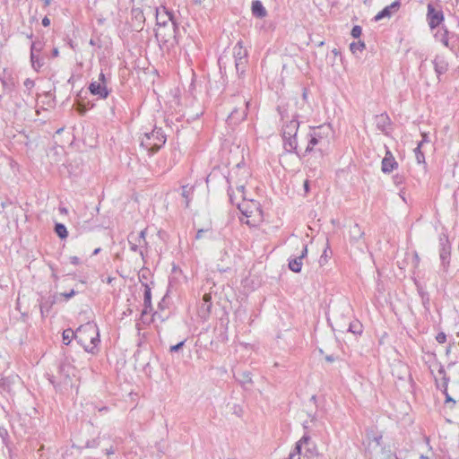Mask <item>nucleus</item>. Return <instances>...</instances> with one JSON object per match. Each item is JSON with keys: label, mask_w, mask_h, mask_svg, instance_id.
<instances>
[{"label": "nucleus", "mask_w": 459, "mask_h": 459, "mask_svg": "<svg viewBox=\"0 0 459 459\" xmlns=\"http://www.w3.org/2000/svg\"><path fill=\"white\" fill-rule=\"evenodd\" d=\"M277 111L282 122L281 134L283 139V148L287 152L296 153L299 155L297 134L299 127L298 115L290 116L287 108L284 106H278Z\"/></svg>", "instance_id": "nucleus-1"}, {"label": "nucleus", "mask_w": 459, "mask_h": 459, "mask_svg": "<svg viewBox=\"0 0 459 459\" xmlns=\"http://www.w3.org/2000/svg\"><path fill=\"white\" fill-rule=\"evenodd\" d=\"M75 341L82 346L85 351L95 354L100 342L99 328L93 322H88L76 329Z\"/></svg>", "instance_id": "nucleus-2"}, {"label": "nucleus", "mask_w": 459, "mask_h": 459, "mask_svg": "<svg viewBox=\"0 0 459 459\" xmlns=\"http://www.w3.org/2000/svg\"><path fill=\"white\" fill-rule=\"evenodd\" d=\"M166 140V134L162 128L155 126L152 132L143 134L140 145L146 150L149 154H153L165 144Z\"/></svg>", "instance_id": "nucleus-3"}, {"label": "nucleus", "mask_w": 459, "mask_h": 459, "mask_svg": "<svg viewBox=\"0 0 459 459\" xmlns=\"http://www.w3.org/2000/svg\"><path fill=\"white\" fill-rule=\"evenodd\" d=\"M436 41L440 42L444 47L456 54L459 50V34L448 30L445 26H441L434 33Z\"/></svg>", "instance_id": "nucleus-4"}, {"label": "nucleus", "mask_w": 459, "mask_h": 459, "mask_svg": "<svg viewBox=\"0 0 459 459\" xmlns=\"http://www.w3.org/2000/svg\"><path fill=\"white\" fill-rule=\"evenodd\" d=\"M233 57L236 73L241 78L245 75L248 64V51L243 47L242 40H238L233 47Z\"/></svg>", "instance_id": "nucleus-5"}, {"label": "nucleus", "mask_w": 459, "mask_h": 459, "mask_svg": "<svg viewBox=\"0 0 459 459\" xmlns=\"http://www.w3.org/2000/svg\"><path fill=\"white\" fill-rule=\"evenodd\" d=\"M439 245L440 267L438 274L441 278H446L450 266L451 245L447 238H440Z\"/></svg>", "instance_id": "nucleus-6"}, {"label": "nucleus", "mask_w": 459, "mask_h": 459, "mask_svg": "<svg viewBox=\"0 0 459 459\" xmlns=\"http://www.w3.org/2000/svg\"><path fill=\"white\" fill-rule=\"evenodd\" d=\"M235 99L241 104V107H235L228 116L227 122L230 125H237L243 121L247 117L249 107V101L243 96L237 95Z\"/></svg>", "instance_id": "nucleus-7"}, {"label": "nucleus", "mask_w": 459, "mask_h": 459, "mask_svg": "<svg viewBox=\"0 0 459 459\" xmlns=\"http://www.w3.org/2000/svg\"><path fill=\"white\" fill-rule=\"evenodd\" d=\"M427 11V22L429 28L433 30L440 28V25L444 22V13L440 7H436L432 4H428Z\"/></svg>", "instance_id": "nucleus-8"}, {"label": "nucleus", "mask_w": 459, "mask_h": 459, "mask_svg": "<svg viewBox=\"0 0 459 459\" xmlns=\"http://www.w3.org/2000/svg\"><path fill=\"white\" fill-rule=\"evenodd\" d=\"M88 90L91 95L100 100H106L111 92V90L108 87V82L93 81L89 84Z\"/></svg>", "instance_id": "nucleus-9"}, {"label": "nucleus", "mask_w": 459, "mask_h": 459, "mask_svg": "<svg viewBox=\"0 0 459 459\" xmlns=\"http://www.w3.org/2000/svg\"><path fill=\"white\" fill-rule=\"evenodd\" d=\"M156 21L157 24L160 26H165L168 22H171L174 32L177 33L178 30V24L175 20L174 13L171 11H169L165 7L162 8V10H156Z\"/></svg>", "instance_id": "nucleus-10"}, {"label": "nucleus", "mask_w": 459, "mask_h": 459, "mask_svg": "<svg viewBox=\"0 0 459 459\" xmlns=\"http://www.w3.org/2000/svg\"><path fill=\"white\" fill-rule=\"evenodd\" d=\"M307 255V246L303 245L301 254L298 256L290 257L289 259V269L294 273H299L302 269V260L305 258Z\"/></svg>", "instance_id": "nucleus-11"}, {"label": "nucleus", "mask_w": 459, "mask_h": 459, "mask_svg": "<svg viewBox=\"0 0 459 459\" xmlns=\"http://www.w3.org/2000/svg\"><path fill=\"white\" fill-rule=\"evenodd\" d=\"M375 122L377 130L381 131L385 135L389 134V129L392 125V121L386 113L377 115L375 117Z\"/></svg>", "instance_id": "nucleus-12"}, {"label": "nucleus", "mask_w": 459, "mask_h": 459, "mask_svg": "<svg viewBox=\"0 0 459 459\" xmlns=\"http://www.w3.org/2000/svg\"><path fill=\"white\" fill-rule=\"evenodd\" d=\"M401 6V1L395 0L391 4L385 6L382 11H380L374 18L376 22H378L384 18H389L391 15L397 12Z\"/></svg>", "instance_id": "nucleus-13"}, {"label": "nucleus", "mask_w": 459, "mask_h": 459, "mask_svg": "<svg viewBox=\"0 0 459 459\" xmlns=\"http://www.w3.org/2000/svg\"><path fill=\"white\" fill-rule=\"evenodd\" d=\"M398 163L395 160L390 151H386L385 157L382 160V171L385 174L391 173L394 169H397Z\"/></svg>", "instance_id": "nucleus-14"}, {"label": "nucleus", "mask_w": 459, "mask_h": 459, "mask_svg": "<svg viewBox=\"0 0 459 459\" xmlns=\"http://www.w3.org/2000/svg\"><path fill=\"white\" fill-rule=\"evenodd\" d=\"M212 307V296L210 293H205L203 296L202 302L198 307V314L202 318H206L211 313V309Z\"/></svg>", "instance_id": "nucleus-15"}, {"label": "nucleus", "mask_w": 459, "mask_h": 459, "mask_svg": "<svg viewBox=\"0 0 459 459\" xmlns=\"http://www.w3.org/2000/svg\"><path fill=\"white\" fill-rule=\"evenodd\" d=\"M321 127L313 128L312 132L308 134L307 145L305 150V153H308L313 151V148L321 143L323 136L319 132Z\"/></svg>", "instance_id": "nucleus-16"}, {"label": "nucleus", "mask_w": 459, "mask_h": 459, "mask_svg": "<svg viewBox=\"0 0 459 459\" xmlns=\"http://www.w3.org/2000/svg\"><path fill=\"white\" fill-rule=\"evenodd\" d=\"M433 65L435 73L437 74L438 81H440V76L446 74L448 70V63L446 58L442 56H437L433 60Z\"/></svg>", "instance_id": "nucleus-17"}, {"label": "nucleus", "mask_w": 459, "mask_h": 459, "mask_svg": "<svg viewBox=\"0 0 459 459\" xmlns=\"http://www.w3.org/2000/svg\"><path fill=\"white\" fill-rule=\"evenodd\" d=\"M58 301V293L51 294L44 298L40 302V313L42 316L48 314L51 307Z\"/></svg>", "instance_id": "nucleus-18"}, {"label": "nucleus", "mask_w": 459, "mask_h": 459, "mask_svg": "<svg viewBox=\"0 0 459 459\" xmlns=\"http://www.w3.org/2000/svg\"><path fill=\"white\" fill-rule=\"evenodd\" d=\"M252 15L258 19L267 16V11L260 0H253L251 4Z\"/></svg>", "instance_id": "nucleus-19"}, {"label": "nucleus", "mask_w": 459, "mask_h": 459, "mask_svg": "<svg viewBox=\"0 0 459 459\" xmlns=\"http://www.w3.org/2000/svg\"><path fill=\"white\" fill-rule=\"evenodd\" d=\"M134 233L131 232L128 235V237H127V240H128V243H129V246H130V250L133 251V252L139 253V255H141L142 259L144 261L146 252L142 247H140L139 245L134 243Z\"/></svg>", "instance_id": "nucleus-20"}, {"label": "nucleus", "mask_w": 459, "mask_h": 459, "mask_svg": "<svg viewBox=\"0 0 459 459\" xmlns=\"http://www.w3.org/2000/svg\"><path fill=\"white\" fill-rule=\"evenodd\" d=\"M74 368L71 363L65 359L59 364L58 371L61 375H63L65 378H69L70 375L73 374Z\"/></svg>", "instance_id": "nucleus-21"}, {"label": "nucleus", "mask_w": 459, "mask_h": 459, "mask_svg": "<svg viewBox=\"0 0 459 459\" xmlns=\"http://www.w3.org/2000/svg\"><path fill=\"white\" fill-rule=\"evenodd\" d=\"M364 235V231L361 230V228L359 226V224H354L350 229V237L351 241L358 242L359 239L362 238Z\"/></svg>", "instance_id": "nucleus-22"}, {"label": "nucleus", "mask_w": 459, "mask_h": 459, "mask_svg": "<svg viewBox=\"0 0 459 459\" xmlns=\"http://www.w3.org/2000/svg\"><path fill=\"white\" fill-rule=\"evenodd\" d=\"M30 62L33 69L37 72L45 65L44 57H41L39 55H34L33 53H30Z\"/></svg>", "instance_id": "nucleus-23"}, {"label": "nucleus", "mask_w": 459, "mask_h": 459, "mask_svg": "<svg viewBox=\"0 0 459 459\" xmlns=\"http://www.w3.org/2000/svg\"><path fill=\"white\" fill-rule=\"evenodd\" d=\"M348 332L352 333L355 335H360L363 332L362 324L359 320L351 321L349 324Z\"/></svg>", "instance_id": "nucleus-24"}, {"label": "nucleus", "mask_w": 459, "mask_h": 459, "mask_svg": "<svg viewBox=\"0 0 459 459\" xmlns=\"http://www.w3.org/2000/svg\"><path fill=\"white\" fill-rule=\"evenodd\" d=\"M143 286H144L143 306L146 307V308H150L151 310H152L151 288L149 287V285L147 283H144Z\"/></svg>", "instance_id": "nucleus-25"}, {"label": "nucleus", "mask_w": 459, "mask_h": 459, "mask_svg": "<svg viewBox=\"0 0 459 459\" xmlns=\"http://www.w3.org/2000/svg\"><path fill=\"white\" fill-rule=\"evenodd\" d=\"M75 335H76V330L73 331L71 328L65 329L62 334L64 344H65V345L70 344V342H72L73 339L75 340Z\"/></svg>", "instance_id": "nucleus-26"}, {"label": "nucleus", "mask_w": 459, "mask_h": 459, "mask_svg": "<svg viewBox=\"0 0 459 459\" xmlns=\"http://www.w3.org/2000/svg\"><path fill=\"white\" fill-rule=\"evenodd\" d=\"M55 232L60 238H65L68 235L66 227L63 223L55 224Z\"/></svg>", "instance_id": "nucleus-27"}, {"label": "nucleus", "mask_w": 459, "mask_h": 459, "mask_svg": "<svg viewBox=\"0 0 459 459\" xmlns=\"http://www.w3.org/2000/svg\"><path fill=\"white\" fill-rule=\"evenodd\" d=\"M365 47L366 46L364 41H353L350 44V50L352 52V54H357L358 52H361Z\"/></svg>", "instance_id": "nucleus-28"}, {"label": "nucleus", "mask_w": 459, "mask_h": 459, "mask_svg": "<svg viewBox=\"0 0 459 459\" xmlns=\"http://www.w3.org/2000/svg\"><path fill=\"white\" fill-rule=\"evenodd\" d=\"M44 48V43L40 40H35L31 43L30 53L34 55H39Z\"/></svg>", "instance_id": "nucleus-29"}, {"label": "nucleus", "mask_w": 459, "mask_h": 459, "mask_svg": "<svg viewBox=\"0 0 459 459\" xmlns=\"http://www.w3.org/2000/svg\"><path fill=\"white\" fill-rule=\"evenodd\" d=\"M419 294L421 298V302L424 307V308L429 311V295L427 291H424L423 290H419Z\"/></svg>", "instance_id": "nucleus-30"}, {"label": "nucleus", "mask_w": 459, "mask_h": 459, "mask_svg": "<svg viewBox=\"0 0 459 459\" xmlns=\"http://www.w3.org/2000/svg\"><path fill=\"white\" fill-rule=\"evenodd\" d=\"M422 143H419L417 147L414 149L415 157L419 164L425 162V156L421 151Z\"/></svg>", "instance_id": "nucleus-31"}, {"label": "nucleus", "mask_w": 459, "mask_h": 459, "mask_svg": "<svg viewBox=\"0 0 459 459\" xmlns=\"http://www.w3.org/2000/svg\"><path fill=\"white\" fill-rule=\"evenodd\" d=\"M238 380L242 384H250L252 382L251 374L247 371H244L238 375Z\"/></svg>", "instance_id": "nucleus-32"}, {"label": "nucleus", "mask_w": 459, "mask_h": 459, "mask_svg": "<svg viewBox=\"0 0 459 459\" xmlns=\"http://www.w3.org/2000/svg\"><path fill=\"white\" fill-rule=\"evenodd\" d=\"M226 181L228 183V195H229V198H230V201L232 204H235V199H234V196H233V190H232V186H231V184H232V176L231 174H230L228 177H226Z\"/></svg>", "instance_id": "nucleus-33"}, {"label": "nucleus", "mask_w": 459, "mask_h": 459, "mask_svg": "<svg viewBox=\"0 0 459 459\" xmlns=\"http://www.w3.org/2000/svg\"><path fill=\"white\" fill-rule=\"evenodd\" d=\"M449 377H445L443 380H442V383L439 384V383H437V386L438 389L441 390L442 393H446L447 392V388H448V383H449Z\"/></svg>", "instance_id": "nucleus-34"}, {"label": "nucleus", "mask_w": 459, "mask_h": 459, "mask_svg": "<svg viewBox=\"0 0 459 459\" xmlns=\"http://www.w3.org/2000/svg\"><path fill=\"white\" fill-rule=\"evenodd\" d=\"M133 15L136 19V21L139 22V23H143L144 22V15L143 13L139 9H134L132 11Z\"/></svg>", "instance_id": "nucleus-35"}, {"label": "nucleus", "mask_w": 459, "mask_h": 459, "mask_svg": "<svg viewBox=\"0 0 459 459\" xmlns=\"http://www.w3.org/2000/svg\"><path fill=\"white\" fill-rule=\"evenodd\" d=\"M362 33V29L359 25H354L351 29V35L354 39H359Z\"/></svg>", "instance_id": "nucleus-36"}, {"label": "nucleus", "mask_w": 459, "mask_h": 459, "mask_svg": "<svg viewBox=\"0 0 459 459\" xmlns=\"http://www.w3.org/2000/svg\"><path fill=\"white\" fill-rule=\"evenodd\" d=\"M0 388L4 391H9L10 388V381L7 377L0 378Z\"/></svg>", "instance_id": "nucleus-37"}, {"label": "nucleus", "mask_w": 459, "mask_h": 459, "mask_svg": "<svg viewBox=\"0 0 459 459\" xmlns=\"http://www.w3.org/2000/svg\"><path fill=\"white\" fill-rule=\"evenodd\" d=\"M134 242L136 243L137 245H139V247H142L145 252H147V249H148V242L147 241L142 242V238H140L139 237L136 236V234H134Z\"/></svg>", "instance_id": "nucleus-38"}, {"label": "nucleus", "mask_w": 459, "mask_h": 459, "mask_svg": "<svg viewBox=\"0 0 459 459\" xmlns=\"http://www.w3.org/2000/svg\"><path fill=\"white\" fill-rule=\"evenodd\" d=\"M0 437L2 438L4 444L7 445V439L9 437L8 431L3 426H0Z\"/></svg>", "instance_id": "nucleus-39"}, {"label": "nucleus", "mask_w": 459, "mask_h": 459, "mask_svg": "<svg viewBox=\"0 0 459 459\" xmlns=\"http://www.w3.org/2000/svg\"><path fill=\"white\" fill-rule=\"evenodd\" d=\"M226 59H228L226 56H221L218 59V64L220 66L221 73H222V70L226 69V65H227Z\"/></svg>", "instance_id": "nucleus-40"}, {"label": "nucleus", "mask_w": 459, "mask_h": 459, "mask_svg": "<svg viewBox=\"0 0 459 459\" xmlns=\"http://www.w3.org/2000/svg\"><path fill=\"white\" fill-rule=\"evenodd\" d=\"M186 342V340L179 342L178 343L170 346L169 351L170 352H178L179 350H181Z\"/></svg>", "instance_id": "nucleus-41"}, {"label": "nucleus", "mask_w": 459, "mask_h": 459, "mask_svg": "<svg viewBox=\"0 0 459 459\" xmlns=\"http://www.w3.org/2000/svg\"><path fill=\"white\" fill-rule=\"evenodd\" d=\"M244 205H245L244 203L243 204H239V203L237 204V206L239 209V211L241 212V213L248 218V217L251 216V212H249L247 209H246L244 207Z\"/></svg>", "instance_id": "nucleus-42"}, {"label": "nucleus", "mask_w": 459, "mask_h": 459, "mask_svg": "<svg viewBox=\"0 0 459 459\" xmlns=\"http://www.w3.org/2000/svg\"><path fill=\"white\" fill-rule=\"evenodd\" d=\"M75 294H76V291L74 290H71L69 292L59 293L58 298L64 297L65 299V300H67V299L73 298Z\"/></svg>", "instance_id": "nucleus-43"}, {"label": "nucleus", "mask_w": 459, "mask_h": 459, "mask_svg": "<svg viewBox=\"0 0 459 459\" xmlns=\"http://www.w3.org/2000/svg\"><path fill=\"white\" fill-rule=\"evenodd\" d=\"M436 340L439 343H444L446 342V334L444 332H440L437 334Z\"/></svg>", "instance_id": "nucleus-44"}, {"label": "nucleus", "mask_w": 459, "mask_h": 459, "mask_svg": "<svg viewBox=\"0 0 459 459\" xmlns=\"http://www.w3.org/2000/svg\"><path fill=\"white\" fill-rule=\"evenodd\" d=\"M190 190L191 188H188L187 186L182 187V195L186 199V206H188L189 203L188 196L190 194Z\"/></svg>", "instance_id": "nucleus-45"}, {"label": "nucleus", "mask_w": 459, "mask_h": 459, "mask_svg": "<svg viewBox=\"0 0 459 459\" xmlns=\"http://www.w3.org/2000/svg\"><path fill=\"white\" fill-rule=\"evenodd\" d=\"M34 85H35L34 81L30 78H28L24 81V86L29 91L31 90L34 87Z\"/></svg>", "instance_id": "nucleus-46"}, {"label": "nucleus", "mask_w": 459, "mask_h": 459, "mask_svg": "<svg viewBox=\"0 0 459 459\" xmlns=\"http://www.w3.org/2000/svg\"><path fill=\"white\" fill-rule=\"evenodd\" d=\"M443 394L445 395V403H452L453 405L455 404V401L449 395L448 391Z\"/></svg>", "instance_id": "nucleus-47"}, {"label": "nucleus", "mask_w": 459, "mask_h": 459, "mask_svg": "<svg viewBox=\"0 0 459 459\" xmlns=\"http://www.w3.org/2000/svg\"><path fill=\"white\" fill-rule=\"evenodd\" d=\"M393 179H394V183L396 186H399V185H401L403 182L404 178H403V176H400V175L397 174V175L394 176Z\"/></svg>", "instance_id": "nucleus-48"}, {"label": "nucleus", "mask_w": 459, "mask_h": 459, "mask_svg": "<svg viewBox=\"0 0 459 459\" xmlns=\"http://www.w3.org/2000/svg\"><path fill=\"white\" fill-rule=\"evenodd\" d=\"M146 235H147V229H143L137 234L136 236L142 238V242H145L146 240Z\"/></svg>", "instance_id": "nucleus-49"}, {"label": "nucleus", "mask_w": 459, "mask_h": 459, "mask_svg": "<svg viewBox=\"0 0 459 459\" xmlns=\"http://www.w3.org/2000/svg\"><path fill=\"white\" fill-rule=\"evenodd\" d=\"M207 231H208V230H204V229L198 230L196 232V235H195V238L201 239L204 237V234L206 233Z\"/></svg>", "instance_id": "nucleus-50"}, {"label": "nucleus", "mask_w": 459, "mask_h": 459, "mask_svg": "<svg viewBox=\"0 0 459 459\" xmlns=\"http://www.w3.org/2000/svg\"><path fill=\"white\" fill-rule=\"evenodd\" d=\"M70 263L74 265H78L81 264V259L78 256H71Z\"/></svg>", "instance_id": "nucleus-51"}, {"label": "nucleus", "mask_w": 459, "mask_h": 459, "mask_svg": "<svg viewBox=\"0 0 459 459\" xmlns=\"http://www.w3.org/2000/svg\"><path fill=\"white\" fill-rule=\"evenodd\" d=\"M96 82H108L106 75H105V74L102 71L99 74V78H98V80Z\"/></svg>", "instance_id": "nucleus-52"}, {"label": "nucleus", "mask_w": 459, "mask_h": 459, "mask_svg": "<svg viewBox=\"0 0 459 459\" xmlns=\"http://www.w3.org/2000/svg\"><path fill=\"white\" fill-rule=\"evenodd\" d=\"M237 190L243 195L244 191H245V184L244 183H237Z\"/></svg>", "instance_id": "nucleus-53"}, {"label": "nucleus", "mask_w": 459, "mask_h": 459, "mask_svg": "<svg viewBox=\"0 0 459 459\" xmlns=\"http://www.w3.org/2000/svg\"><path fill=\"white\" fill-rule=\"evenodd\" d=\"M438 374L442 377V380H443L445 377H448L446 376V370H445V368H444V367H443V366H440V367H439Z\"/></svg>", "instance_id": "nucleus-54"}, {"label": "nucleus", "mask_w": 459, "mask_h": 459, "mask_svg": "<svg viewBox=\"0 0 459 459\" xmlns=\"http://www.w3.org/2000/svg\"><path fill=\"white\" fill-rule=\"evenodd\" d=\"M42 22V25H43L44 27H48V26H49V24H50V20H49V18H48V17L45 16V17L42 19V22Z\"/></svg>", "instance_id": "nucleus-55"}, {"label": "nucleus", "mask_w": 459, "mask_h": 459, "mask_svg": "<svg viewBox=\"0 0 459 459\" xmlns=\"http://www.w3.org/2000/svg\"><path fill=\"white\" fill-rule=\"evenodd\" d=\"M325 360L328 362H333L335 360V357L333 355L325 356Z\"/></svg>", "instance_id": "nucleus-56"}, {"label": "nucleus", "mask_w": 459, "mask_h": 459, "mask_svg": "<svg viewBox=\"0 0 459 459\" xmlns=\"http://www.w3.org/2000/svg\"><path fill=\"white\" fill-rule=\"evenodd\" d=\"M58 55H59L58 48H54L53 50H52V56L53 57H56V56H58Z\"/></svg>", "instance_id": "nucleus-57"}, {"label": "nucleus", "mask_w": 459, "mask_h": 459, "mask_svg": "<svg viewBox=\"0 0 459 459\" xmlns=\"http://www.w3.org/2000/svg\"><path fill=\"white\" fill-rule=\"evenodd\" d=\"M49 382L54 385V387L56 389L57 385L56 384L55 377L52 376L48 378Z\"/></svg>", "instance_id": "nucleus-58"}, {"label": "nucleus", "mask_w": 459, "mask_h": 459, "mask_svg": "<svg viewBox=\"0 0 459 459\" xmlns=\"http://www.w3.org/2000/svg\"><path fill=\"white\" fill-rule=\"evenodd\" d=\"M304 189H305L306 192H308V190H309V182H308V180H306L304 182Z\"/></svg>", "instance_id": "nucleus-59"}, {"label": "nucleus", "mask_w": 459, "mask_h": 459, "mask_svg": "<svg viewBox=\"0 0 459 459\" xmlns=\"http://www.w3.org/2000/svg\"><path fill=\"white\" fill-rule=\"evenodd\" d=\"M152 310H151L150 308H146V307H143V311H142V316H144L150 312H152Z\"/></svg>", "instance_id": "nucleus-60"}, {"label": "nucleus", "mask_w": 459, "mask_h": 459, "mask_svg": "<svg viewBox=\"0 0 459 459\" xmlns=\"http://www.w3.org/2000/svg\"><path fill=\"white\" fill-rule=\"evenodd\" d=\"M100 252V247H98V248L94 249V251L92 252V255H98Z\"/></svg>", "instance_id": "nucleus-61"}, {"label": "nucleus", "mask_w": 459, "mask_h": 459, "mask_svg": "<svg viewBox=\"0 0 459 459\" xmlns=\"http://www.w3.org/2000/svg\"><path fill=\"white\" fill-rule=\"evenodd\" d=\"M302 96H303V99H304V100H307V90H306V89L304 90Z\"/></svg>", "instance_id": "nucleus-62"}, {"label": "nucleus", "mask_w": 459, "mask_h": 459, "mask_svg": "<svg viewBox=\"0 0 459 459\" xmlns=\"http://www.w3.org/2000/svg\"><path fill=\"white\" fill-rule=\"evenodd\" d=\"M425 142H428V136H427V134H424V135H423V139H422V141H421L420 143H425Z\"/></svg>", "instance_id": "nucleus-63"}, {"label": "nucleus", "mask_w": 459, "mask_h": 459, "mask_svg": "<svg viewBox=\"0 0 459 459\" xmlns=\"http://www.w3.org/2000/svg\"><path fill=\"white\" fill-rule=\"evenodd\" d=\"M420 459H429L428 456L420 455Z\"/></svg>", "instance_id": "nucleus-64"}]
</instances>
